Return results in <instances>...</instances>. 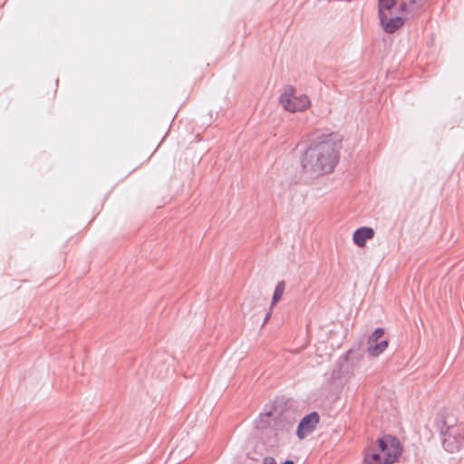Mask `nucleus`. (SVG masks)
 <instances>
[{"label": "nucleus", "mask_w": 464, "mask_h": 464, "mask_svg": "<svg viewBox=\"0 0 464 464\" xmlns=\"http://www.w3.org/2000/svg\"><path fill=\"white\" fill-rule=\"evenodd\" d=\"M339 148L337 135L330 133L319 137L302 156L304 171L312 177L332 172L338 162Z\"/></svg>", "instance_id": "obj_1"}, {"label": "nucleus", "mask_w": 464, "mask_h": 464, "mask_svg": "<svg viewBox=\"0 0 464 464\" xmlns=\"http://www.w3.org/2000/svg\"><path fill=\"white\" fill-rule=\"evenodd\" d=\"M420 0H379L378 16L380 24L386 34L401 29L405 21L413 17L421 8Z\"/></svg>", "instance_id": "obj_2"}, {"label": "nucleus", "mask_w": 464, "mask_h": 464, "mask_svg": "<svg viewBox=\"0 0 464 464\" xmlns=\"http://www.w3.org/2000/svg\"><path fill=\"white\" fill-rule=\"evenodd\" d=\"M401 453L400 441L395 437L387 435L370 447L364 461L366 464H392L397 460Z\"/></svg>", "instance_id": "obj_3"}, {"label": "nucleus", "mask_w": 464, "mask_h": 464, "mask_svg": "<svg viewBox=\"0 0 464 464\" xmlns=\"http://www.w3.org/2000/svg\"><path fill=\"white\" fill-rule=\"evenodd\" d=\"M443 448L450 452H458L464 443V422H458L453 417H447L441 427Z\"/></svg>", "instance_id": "obj_4"}, {"label": "nucleus", "mask_w": 464, "mask_h": 464, "mask_svg": "<svg viewBox=\"0 0 464 464\" xmlns=\"http://www.w3.org/2000/svg\"><path fill=\"white\" fill-rule=\"evenodd\" d=\"M280 103L289 112H300L310 107V100L305 94H297L292 87H286L280 96Z\"/></svg>", "instance_id": "obj_5"}, {"label": "nucleus", "mask_w": 464, "mask_h": 464, "mask_svg": "<svg viewBox=\"0 0 464 464\" xmlns=\"http://www.w3.org/2000/svg\"><path fill=\"white\" fill-rule=\"evenodd\" d=\"M320 421V416L316 411H313L304 416L299 422L296 430V436L299 440H304L312 434Z\"/></svg>", "instance_id": "obj_6"}, {"label": "nucleus", "mask_w": 464, "mask_h": 464, "mask_svg": "<svg viewBox=\"0 0 464 464\" xmlns=\"http://www.w3.org/2000/svg\"><path fill=\"white\" fill-rule=\"evenodd\" d=\"M384 334L382 328H377L368 339L367 353L372 357L382 354L388 347V341H379Z\"/></svg>", "instance_id": "obj_7"}, {"label": "nucleus", "mask_w": 464, "mask_h": 464, "mask_svg": "<svg viewBox=\"0 0 464 464\" xmlns=\"http://www.w3.org/2000/svg\"><path fill=\"white\" fill-rule=\"evenodd\" d=\"M373 236L374 231L372 228L368 227H362L354 231L353 235V240L355 245H357L360 247H362L365 246L366 241L368 239L372 238Z\"/></svg>", "instance_id": "obj_8"}, {"label": "nucleus", "mask_w": 464, "mask_h": 464, "mask_svg": "<svg viewBox=\"0 0 464 464\" xmlns=\"http://www.w3.org/2000/svg\"><path fill=\"white\" fill-rule=\"evenodd\" d=\"M247 456L249 459L258 461L261 457V452L258 450L257 440L251 439L246 444Z\"/></svg>", "instance_id": "obj_9"}, {"label": "nucleus", "mask_w": 464, "mask_h": 464, "mask_svg": "<svg viewBox=\"0 0 464 464\" xmlns=\"http://www.w3.org/2000/svg\"><path fill=\"white\" fill-rule=\"evenodd\" d=\"M285 289V282L280 281L276 285V289L274 291L273 298H272V302H271V308H273V306H275L281 300V298L284 295Z\"/></svg>", "instance_id": "obj_10"}, {"label": "nucleus", "mask_w": 464, "mask_h": 464, "mask_svg": "<svg viewBox=\"0 0 464 464\" xmlns=\"http://www.w3.org/2000/svg\"><path fill=\"white\" fill-rule=\"evenodd\" d=\"M271 313H272V308L270 309V311L266 314L265 319L263 320V326L265 325V324L269 320V318L271 317Z\"/></svg>", "instance_id": "obj_11"}, {"label": "nucleus", "mask_w": 464, "mask_h": 464, "mask_svg": "<svg viewBox=\"0 0 464 464\" xmlns=\"http://www.w3.org/2000/svg\"><path fill=\"white\" fill-rule=\"evenodd\" d=\"M283 464H295L293 460H286Z\"/></svg>", "instance_id": "obj_12"}, {"label": "nucleus", "mask_w": 464, "mask_h": 464, "mask_svg": "<svg viewBox=\"0 0 464 464\" xmlns=\"http://www.w3.org/2000/svg\"><path fill=\"white\" fill-rule=\"evenodd\" d=\"M270 460H271L270 459H265V464H268V463H270Z\"/></svg>", "instance_id": "obj_13"}]
</instances>
